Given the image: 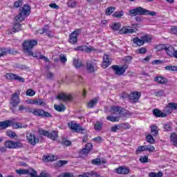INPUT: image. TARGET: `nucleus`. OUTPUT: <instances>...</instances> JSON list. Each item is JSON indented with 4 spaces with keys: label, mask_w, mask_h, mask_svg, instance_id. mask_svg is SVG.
<instances>
[{
    "label": "nucleus",
    "mask_w": 177,
    "mask_h": 177,
    "mask_svg": "<svg viewBox=\"0 0 177 177\" xmlns=\"http://www.w3.org/2000/svg\"><path fill=\"white\" fill-rule=\"evenodd\" d=\"M37 45H38V41L37 40H26L23 43L24 53H27L28 56H33V57H37V56L34 55V53H32V49L34 48V46H37Z\"/></svg>",
    "instance_id": "obj_1"
},
{
    "label": "nucleus",
    "mask_w": 177,
    "mask_h": 177,
    "mask_svg": "<svg viewBox=\"0 0 177 177\" xmlns=\"http://www.w3.org/2000/svg\"><path fill=\"white\" fill-rule=\"evenodd\" d=\"M129 14L131 16H138V15H140V16H156V12H150V10H146L142 7H137L135 9L130 10Z\"/></svg>",
    "instance_id": "obj_2"
},
{
    "label": "nucleus",
    "mask_w": 177,
    "mask_h": 177,
    "mask_svg": "<svg viewBox=\"0 0 177 177\" xmlns=\"http://www.w3.org/2000/svg\"><path fill=\"white\" fill-rule=\"evenodd\" d=\"M31 13V7L28 4L24 5L19 8V14L15 17L17 21H23L27 16H30Z\"/></svg>",
    "instance_id": "obj_3"
},
{
    "label": "nucleus",
    "mask_w": 177,
    "mask_h": 177,
    "mask_svg": "<svg viewBox=\"0 0 177 177\" xmlns=\"http://www.w3.org/2000/svg\"><path fill=\"white\" fill-rule=\"evenodd\" d=\"M151 41V36L149 35H144L139 37H134L133 39V42L137 46H142V45H145V44H147L149 42Z\"/></svg>",
    "instance_id": "obj_4"
},
{
    "label": "nucleus",
    "mask_w": 177,
    "mask_h": 177,
    "mask_svg": "<svg viewBox=\"0 0 177 177\" xmlns=\"http://www.w3.org/2000/svg\"><path fill=\"white\" fill-rule=\"evenodd\" d=\"M111 68L112 70H113V71H115V74H116V75L121 76L125 74V72L128 69V65L124 64L121 66H119L118 65H113L111 66Z\"/></svg>",
    "instance_id": "obj_5"
},
{
    "label": "nucleus",
    "mask_w": 177,
    "mask_h": 177,
    "mask_svg": "<svg viewBox=\"0 0 177 177\" xmlns=\"http://www.w3.org/2000/svg\"><path fill=\"white\" fill-rule=\"evenodd\" d=\"M33 115L41 117L42 118H52L53 117L49 112H46L45 110L39 109H33Z\"/></svg>",
    "instance_id": "obj_6"
},
{
    "label": "nucleus",
    "mask_w": 177,
    "mask_h": 177,
    "mask_svg": "<svg viewBox=\"0 0 177 177\" xmlns=\"http://www.w3.org/2000/svg\"><path fill=\"white\" fill-rule=\"evenodd\" d=\"M20 102H21L20 100V94L14 93L12 95H11L10 104H11L12 107H17V106L20 104Z\"/></svg>",
    "instance_id": "obj_7"
},
{
    "label": "nucleus",
    "mask_w": 177,
    "mask_h": 177,
    "mask_svg": "<svg viewBox=\"0 0 177 177\" xmlns=\"http://www.w3.org/2000/svg\"><path fill=\"white\" fill-rule=\"evenodd\" d=\"M26 139L31 146H35L37 143H39V138H37L34 133L30 132L26 133Z\"/></svg>",
    "instance_id": "obj_8"
},
{
    "label": "nucleus",
    "mask_w": 177,
    "mask_h": 177,
    "mask_svg": "<svg viewBox=\"0 0 177 177\" xmlns=\"http://www.w3.org/2000/svg\"><path fill=\"white\" fill-rule=\"evenodd\" d=\"M15 171L16 174H18V175H28V177H33L36 175L35 170H34V169H19L15 170Z\"/></svg>",
    "instance_id": "obj_9"
},
{
    "label": "nucleus",
    "mask_w": 177,
    "mask_h": 177,
    "mask_svg": "<svg viewBox=\"0 0 177 177\" xmlns=\"http://www.w3.org/2000/svg\"><path fill=\"white\" fill-rule=\"evenodd\" d=\"M4 146L6 149H19L20 147H23V144L20 142L8 140L5 142Z\"/></svg>",
    "instance_id": "obj_10"
},
{
    "label": "nucleus",
    "mask_w": 177,
    "mask_h": 177,
    "mask_svg": "<svg viewBox=\"0 0 177 177\" xmlns=\"http://www.w3.org/2000/svg\"><path fill=\"white\" fill-rule=\"evenodd\" d=\"M68 127L69 129H71V131H74V132H77L78 133L84 131V129H82V127H80L75 121H71L68 122Z\"/></svg>",
    "instance_id": "obj_11"
},
{
    "label": "nucleus",
    "mask_w": 177,
    "mask_h": 177,
    "mask_svg": "<svg viewBox=\"0 0 177 177\" xmlns=\"http://www.w3.org/2000/svg\"><path fill=\"white\" fill-rule=\"evenodd\" d=\"M140 96H142V93H140V92L133 91L129 95V100L131 103H137V102H139Z\"/></svg>",
    "instance_id": "obj_12"
},
{
    "label": "nucleus",
    "mask_w": 177,
    "mask_h": 177,
    "mask_svg": "<svg viewBox=\"0 0 177 177\" xmlns=\"http://www.w3.org/2000/svg\"><path fill=\"white\" fill-rule=\"evenodd\" d=\"M80 32H81V30H76L71 33L69 35L68 42H70V44H73V45H75L78 41V35H80Z\"/></svg>",
    "instance_id": "obj_13"
},
{
    "label": "nucleus",
    "mask_w": 177,
    "mask_h": 177,
    "mask_svg": "<svg viewBox=\"0 0 177 177\" xmlns=\"http://www.w3.org/2000/svg\"><path fill=\"white\" fill-rule=\"evenodd\" d=\"M111 110L113 113V114H118L120 115L125 116L128 113H127V110L124 109V108L120 106H112L111 108Z\"/></svg>",
    "instance_id": "obj_14"
},
{
    "label": "nucleus",
    "mask_w": 177,
    "mask_h": 177,
    "mask_svg": "<svg viewBox=\"0 0 177 177\" xmlns=\"http://www.w3.org/2000/svg\"><path fill=\"white\" fill-rule=\"evenodd\" d=\"M40 133L44 136H47L48 138H50V139H52V140H55L56 139H57V131H53L49 133V131H48L41 130Z\"/></svg>",
    "instance_id": "obj_15"
},
{
    "label": "nucleus",
    "mask_w": 177,
    "mask_h": 177,
    "mask_svg": "<svg viewBox=\"0 0 177 177\" xmlns=\"http://www.w3.org/2000/svg\"><path fill=\"white\" fill-rule=\"evenodd\" d=\"M57 99L62 102H71L73 100V95L62 93L57 96Z\"/></svg>",
    "instance_id": "obj_16"
},
{
    "label": "nucleus",
    "mask_w": 177,
    "mask_h": 177,
    "mask_svg": "<svg viewBox=\"0 0 177 177\" xmlns=\"http://www.w3.org/2000/svg\"><path fill=\"white\" fill-rule=\"evenodd\" d=\"M6 78L7 80H15V81H19V82H24V78L21 77V76H19L14 73H7L6 74Z\"/></svg>",
    "instance_id": "obj_17"
},
{
    "label": "nucleus",
    "mask_w": 177,
    "mask_h": 177,
    "mask_svg": "<svg viewBox=\"0 0 177 177\" xmlns=\"http://www.w3.org/2000/svg\"><path fill=\"white\" fill-rule=\"evenodd\" d=\"M86 70L89 73H95L97 70V65L95 62H87Z\"/></svg>",
    "instance_id": "obj_18"
},
{
    "label": "nucleus",
    "mask_w": 177,
    "mask_h": 177,
    "mask_svg": "<svg viewBox=\"0 0 177 177\" xmlns=\"http://www.w3.org/2000/svg\"><path fill=\"white\" fill-rule=\"evenodd\" d=\"M129 168L125 166H122L120 167L115 169L116 174H118L119 175H127L129 174Z\"/></svg>",
    "instance_id": "obj_19"
},
{
    "label": "nucleus",
    "mask_w": 177,
    "mask_h": 177,
    "mask_svg": "<svg viewBox=\"0 0 177 177\" xmlns=\"http://www.w3.org/2000/svg\"><path fill=\"white\" fill-rule=\"evenodd\" d=\"M153 114L157 118H164V117H167V114L160 111L158 109H155L153 110Z\"/></svg>",
    "instance_id": "obj_20"
},
{
    "label": "nucleus",
    "mask_w": 177,
    "mask_h": 177,
    "mask_svg": "<svg viewBox=\"0 0 177 177\" xmlns=\"http://www.w3.org/2000/svg\"><path fill=\"white\" fill-rule=\"evenodd\" d=\"M176 109H177V104L174 102H170L168 104L165 111H166V113H167L168 114H171L172 113V110H176Z\"/></svg>",
    "instance_id": "obj_21"
},
{
    "label": "nucleus",
    "mask_w": 177,
    "mask_h": 177,
    "mask_svg": "<svg viewBox=\"0 0 177 177\" xmlns=\"http://www.w3.org/2000/svg\"><path fill=\"white\" fill-rule=\"evenodd\" d=\"M165 50L168 56L172 57V56H174V51L175 50V48H174V46L169 44H166V48L165 49Z\"/></svg>",
    "instance_id": "obj_22"
},
{
    "label": "nucleus",
    "mask_w": 177,
    "mask_h": 177,
    "mask_svg": "<svg viewBox=\"0 0 177 177\" xmlns=\"http://www.w3.org/2000/svg\"><path fill=\"white\" fill-rule=\"evenodd\" d=\"M110 58L107 55H104L103 57V62L102 64V68H107L109 66H110Z\"/></svg>",
    "instance_id": "obj_23"
},
{
    "label": "nucleus",
    "mask_w": 177,
    "mask_h": 177,
    "mask_svg": "<svg viewBox=\"0 0 177 177\" xmlns=\"http://www.w3.org/2000/svg\"><path fill=\"white\" fill-rule=\"evenodd\" d=\"M135 32V30L131 29L130 27L124 26L120 30V34H132Z\"/></svg>",
    "instance_id": "obj_24"
},
{
    "label": "nucleus",
    "mask_w": 177,
    "mask_h": 177,
    "mask_svg": "<svg viewBox=\"0 0 177 177\" xmlns=\"http://www.w3.org/2000/svg\"><path fill=\"white\" fill-rule=\"evenodd\" d=\"M154 81L161 85H164V84H167V82H168V80L162 76L156 77Z\"/></svg>",
    "instance_id": "obj_25"
},
{
    "label": "nucleus",
    "mask_w": 177,
    "mask_h": 177,
    "mask_svg": "<svg viewBox=\"0 0 177 177\" xmlns=\"http://www.w3.org/2000/svg\"><path fill=\"white\" fill-rule=\"evenodd\" d=\"M38 33L39 34H46L48 35V37H49L50 38L53 37V32H52V30H49L48 29H42L41 30H38Z\"/></svg>",
    "instance_id": "obj_26"
},
{
    "label": "nucleus",
    "mask_w": 177,
    "mask_h": 177,
    "mask_svg": "<svg viewBox=\"0 0 177 177\" xmlns=\"http://www.w3.org/2000/svg\"><path fill=\"white\" fill-rule=\"evenodd\" d=\"M8 127H10V120L0 122V129H6Z\"/></svg>",
    "instance_id": "obj_27"
},
{
    "label": "nucleus",
    "mask_w": 177,
    "mask_h": 177,
    "mask_svg": "<svg viewBox=\"0 0 177 177\" xmlns=\"http://www.w3.org/2000/svg\"><path fill=\"white\" fill-rule=\"evenodd\" d=\"M73 66L76 68H80V67H82V66H84V65L82 64V62L80 61V59L74 58L73 59Z\"/></svg>",
    "instance_id": "obj_28"
},
{
    "label": "nucleus",
    "mask_w": 177,
    "mask_h": 177,
    "mask_svg": "<svg viewBox=\"0 0 177 177\" xmlns=\"http://www.w3.org/2000/svg\"><path fill=\"white\" fill-rule=\"evenodd\" d=\"M54 109L57 111H59V113H62L63 111H64L66 110V106L63 105V104H60V105H54Z\"/></svg>",
    "instance_id": "obj_29"
},
{
    "label": "nucleus",
    "mask_w": 177,
    "mask_h": 177,
    "mask_svg": "<svg viewBox=\"0 0 177 177\" xmlns=\"http://www.w3.org/2000/svg\"><path fill=\"white\" fill-rule=\"evenodd\" d=\"M68 161L67 160H59L55 164V167L56 168H60V167H63V165H66V164H68Z\"/></svg>",
    "instance_id": "obj_30"
},
{
    "label": "nucleus",
    "mask_w": 177,
    "mask_h": 177,
    "mask_svg": "<svg viewBox=\"0 0 177 177\" xmlns=\"http://www.w3.org/2000/svg\"><path fill=\"white\" fill-rule=\"evenodd\" d=\"M96 104H97V99L94 98L88 103L87 107L88 109H92Z\"/></svg>",
    "instance_id": "obj_31"
},
{
    "label": "nucleus",
    "mask_w": 177,
    "mask_h": 177,
    "mask_svg": "<svg viewBox=\"0 0 177 177\" xmlns=\"http://www.w3.org/2000/svg\"><path fill=\"white\" fill-rule=\"evenodd\" d=\"M20 30H21V24L17 23L14 25L12 32H19Z\"/></svg>",
    "instance_id": "obj_32"
},
{
    "label": "nucleus",
    "mask_w": 177,
    "mask_h": 177,
    "mask_svg": "<svg viewBox=\"0 0 177 177\" xmlns=\"http://www.w3.org/2000/svg\"><path fill=\"white\" fill-rule=\"evenodd\" d=\"M170 140L174 145H176L177 143V135L175 133H172L170 136Z\"/></svg>",
    "instance_id": "obj_33"
},
{
    "label": "nucleus",
    "mask_w": 177,
    "mask_h": 177,
    "mask_svg": "<svg viewBox=\"0 0 177 177\" xmlns=\"http://www.w3.org/2000/svg\"><path fill=\"white\" fill-rule=\"evenodd\" d=\"M67 6L68 8H75V6H77V1L74 0H68L67 2Z\"/></svg>",
    "instance_id": "obj_34"
},
{
    "label": "nucleus",
    "mask_w": 177,
    "mask_h": 177,
    "mask_svg": "<svg viewBox=\"0 0 177 177\" xmlns=\"http://www.w3.org/2000/svg\"><path fill=\"white\" fill-rule=\"evenodd\" d=\"M151 131L153 136H156V135H158V130L157 129V126L153 124L151 127Z\"/></svg>",
    "instance_id": "obj_35"
},
{
    "label": "nucleus",
    "mask_w": 177,
    "mask_h": 177,
    "mask_svg": "<svg viewBox=\"0 0 177 177\" xmlns=\"http://www.w3.org/2000/svg\"><path fill=\"white\" fill-rule=\"evenodd\" d=\"M146 139L149 143H151V145L156 143V140H154V138H153V136L151 135L147 136Z\"/></svg>",
    "instance_id": "obj_36"
},
{
    "label": "nucleus",
    "mask_w": 177,
    "mask_h": 177,
    "mask_svg": "<svg viewBox=\"0 0 177 177\" xmlns=\"http://www.w3.org/2000/svg\"><path fill=\"white\" fill-rule=\"evenodd\" d=\"M164 93H165L164 90H158L155 91L153 94L155 96H157V97H160V96H164Z\"/></svg>",
    "instance_id": "obj_37"
},
{
    "label": "nucleus",
    "mask_w": 177,
    "mask_h": 177,
    "mask_svg": "<svg viewBox=\"0 0 177 177\" xmlns=\"http://www.w3.org/2000/svg\"><path fill=\"white\" fill-rule=\"evenodd\" d=\"M114 10H115V8H114V7H109L106 10V15L107 16H110V15H111V13H113L114 12Z\"/></svg>",
    "instance_id": "obj_38"
},
{
    "label": "nucleus",
    "mask_w": 177,
    "mask_h": 177,
    "mask_svg": "<svg viewBox=\"0 0 177 177\" xmlns=\"http://www.w3.org/2000/svg\"><path fill=\"white\" fill-rule=\"evenodd\" d=\"M58 177H74V174L73 173L70 172H65V173H62L58 176Z\"/></svg>",
    "instance_id": "obj_39"
},
{
    "label": "nucleus",
    "mask_w": 177,
    "mask_h": 177,
    "mask_svg": "<svg viewBox=\"0 0 177 177\" xmlns=\"http://www.w3.org/2000/svg\"><path fill=\"white\" fill-rule=\"evenodd\" d=\"M166 48H167V44H159L156 46V50L158 52H161V50H165Z\"/></svg>",
    "instance_id": "obj_40"
},
{
    "label": "nucleus",
    "mask_w": 177,
    "mask_h": 177,
    "mask_svg": "<svg viewBox=\"0 0 177 177\" xmlns=\"http://www.w3.org/2000/svg\"><path fill=\"white\" fill-rule=\"evenodd\" d=\"M106 120L107 121H111V122H118L119 121L118 118L114 116H108Z\"/></svg>",
    "instance_id": "obj_41"
},
{
    "label": "nucleus",
    "mask_w": 177,
    "mask_h": 177,
    "mask_svg": "<svg viewBox=\"0 0 177 177\" xmlns=\"http://www.w3.org/2000/svg\"><path fill=\"white\" fill-rule=\"evenodd\" d=\"M103 127V123L100 122H97L95 123V131H100V129H102Z\"/></svg>",
    "instance_id": "obj_42"
},
{
    "label": "nucleus",
    "mask_w": 177,
    "mask_h": 177,
    "mask_svg": "<svg viewBox=\"0 0 177 177\" xmlns=\"http://www.w3.org/2000/svg\"><path fill=\"white\" fill-rule=\"evenodd\" d=\"M120 129H131V125L129 123L120 124Z\"/></svg>",
    "instance_id": "obj_43"
},
{
    "label": "nucleus",
    "mask_w": 177,
    "mask_h": 177,
    "mask_svg": "<svg viewBox=\"0 0 177 177\" xmlns=\"http://www.w3.org/2000/svg\"><path fill=\"white\" fill-rule=\"evenodd\" d=\"M165 68L169 71H177V66H167Z\"/></svg>",
    "instance_id": "obj_44"
},
{
    "label": "nucleus",
    "mask_w": 177,
    "mask_h": 177,
    "mask_svg": "<svg viewBox=\"0 0 177 177\" xmlns=\"http://www.w3.org/2000/svg\"><path fill=\"white\" fill-rule=\"evenodd\" d=\"M141 151H147L146 146H139L136 151L137 154H139Z\"/></svg>",
    "instance_id": "obj_45"
},
{
    "label": "nucleus",
    "mask_w": 177,
    "mask_h": 177,
    "mask_svg": "<svg viewBox=\"0 0 177 177\" xmlns=\"http://www.w3.org/2000/svg\"><path fill=\"white\" fill-rule=\"evenodd\" d=\"M96 51V48L92 47V46H86L85 47L84 52H87V53H91V52H95Z\"/></svg>",
    "instance_id": "obj_46"
},
{
    "label": "nucleus",
    "mask_w": 177,
    "mask_h": 177,
    "mask_svg": "<svg viewBox=\"0 0 177 177\" xmlns=\"http://www.w3.org/2000/svg\"><path fill=\"white\" fill-rule=\"evenodd\" d=\"M21 6H23V0H18L15 2L14 8H21Z\"/></svg>",
    "instance_id": "obj_47"
},
{
    "label": "nucleus",
    "mask_w": 177,
    "mask_h": 177,
    "mask_svg": "<svg viewBox=\"0 0 177 177\" xmlns=\"http://www.w3.org/2000/svg\"><path fill=\"white\" fill-rule=\"evenodd\" d=\"M102 162V160H100V158H95L91 160V163L93 164V165H100Z\"/></svg>",
    "instance_id": "obj_48"
},
{
    "label": "nucleus",
    "mask_w": 177,
    "mask_h": 177,
    "mask_svg": "<svg viewBox=\"0 0 177 177\" xmlns=\"http://www.w3.org/2000/svg\"><path fill=\"white\" fill-rule=\"evenodd\" d=\"M111 27H112L113 30H114L115 31H118V30H120V28H121V26H120V24H118V23L113 24Z\"/></svg>",
    "instance_id": "obj_49"
},
{
    "label": "nucleus",
    "mask_w": 177,
    "mask_h": 177,
    "mask_svg": "<svg viewBox=\"0 0 177 177\" xmlns=\"http://www.w3.org/2000/svg\"><path fill=\"white\" fill-rule=\"evenodd\" d=\"M119 129H121V127L120 124L115 125L111 128V132H117Z\"/></svg>",
    "instance_id": "obj_50"
},
{
    "label": "nucleus",
    "mask_w": 177,
    "mask_h": 177,
    "mask_svg": "<svg viewBox=\"0 0 177 177\" xmlns=\"http://www.w3.org/2000/svg\"><path fill=\"white\" fill-rule=\"evenodd\" d=\"M147 151H151L153 152L156 150V148H154V146L153 145H145Z\"/></svg>",
    "instance_id": "obj_51"
},
{
    "label": "nucleus",
    "mask_w": 177,
    "mask_h": 177,
    "mask_svg": "<svg viewBox=\"0 0 177 177\" xmlns=\"http://www.w3.org/2000/svg\"><path fill=\"white\" fill-rule=\"evenodd\" d=\"M35 95V91L32 89H28L26 91V95L27 96H34Z\"/></svg>",
    "instance_id": "obj_52"
},
{
    "label": "nucleus",
    "mask_w": 177,
    "mask_h": 177,
    "mask_svg": "<svg viewBox=\"0 0 177 177\" xmlns=\"http://www.w3.org/2000/svg\"><path fill=\"white\" fill-rule=\"evenodd\" d=\"M138 53L145 54L147 53V49L145 47L140 48L137 50Z\"/></svg>",
    "instance_id": "obj_53"
},
{
    "label": "nucleus",
    "mask_w": 177,
    "mask_h": 177,
    "mask_svg": "<svg viewBox=\"0 0 177 177\" xmlns=\"http://www.w3.org/2000/svg\"><path fill=\"white\" fill-rule=\"evenodd\" d=\"M122 16H124V12L122 11L115 12L113 13L114 17H122Z\"/></svg>",
    "instance_id": "obj_54"
},
{
    "label": "nucleus",
    "mask_w": 177,
    "mask_h": 177,
    "mask_svg": "<svg viewBox=\"0 0 177 177\" xmlns=\"http://www.w3.org/2000/svg\"><path fill=\"white\" fill-rule=\"evenodd\" d=\"M149 156H145L144 157L140 158V162H142L143 164H146V162H148Z\"/></svg>",
    "instance_id": "obj_55"
},
{
    "label": "nucleus",
    "mask_w": 177,
    "mask_h": 177,
    "mask_svg": "<svg viewBox=\"0 0 177 177\" xmlns=\"http://www.w3.org/2000/svg\"><path fill=\"white\" fill-rule=\"evenodd\" d=\"M171 34H174V35H176L177 37V26H172L170 30Z\"/></svg>",
    "instance_id": "obj_56"
},
{
    "label": "nucleus",
    "mask_w": 177,
    "mask_h": 177,
    "mask_svg": "<svg viewBox=\"0 0 177 177\" xmlns=\"http://www.w3.org/2000/svg\"><path fill=\"white\" fill-rule=\"evenodd\" d=\"M55 74L52 73L51 72H48L46 73V78H48V80H53Z\"/></svg>",
    "instance_id": "obj_57"
},
{
    "label": "nucleus",
    "mask_w": 177,
    "mask_h": 177,
    "mask_svg": "<svg viewBox=\"0 0 177 177\" xmlns=\"http://www.w3.org/2000/svg\"><path fill=\"white\" fill-rule=\"evenodd\" d=\"M85 47H86V46H79L75 48V50L85 52Z\"/></svg>",
    "instance_id": "obj_58"
},
{
    "label": "nucleus",
    "mask_w": 177,
    "mask_h": 177,
    "mask_svg": "<svg viewBox=\"0 0 177 177\" xmlns=\"http://www.w3.org/2000/svg\"><path fill=\"white\" fill-rule=\"evenodd\" d=\"M59 59L62 63H66V62H67V57H66V55H59Z\"/></svg>",
    "instance_id": "obj_59"
},
{
    "label": "nucleus",
    "mask_w": 177,
    "mask_h": 177,
    "mask_svg": "<svg viewBox=\"0 0 177 177\" xmlns=\"http://www.w3.org/2000/svg\"><path fill=\"white\" fill-rule=\"evenodd\" d=\"M124 62H125V63H128L129 64L131 62H132V57L131 56H127L124 58Z\"/></svg>",
    "instance_id": "obj_60"
},
{
    "label": "nucleus",
    "mask_w": 177,
    "mask_h": 177,
    "mask_svg": "<svg viewBox=\"0 0 177 177\" xmlns=\"http://www.w3.org/2000/svg\"><path fill=\"white\" fill-rule=\"evenodd\" d=\"M93 142H96V143H102V140H103V139L102 138V137L97 136L93 138Z\"/></svg>",
    "instance_id": "obj_61"
},
{
    "label": "nucleus",
    "mask_w": 177,
    "mask_h": 177,
    "mask_svg": "<svg viewBox=\"0 0 177 177\" xmlns=\"http://www.w3.org/2000/svg\"><path fill=\"white\" fill-rule=\"evenodd\" d=\"M88 153H89V151H88V149H86V148L82 149L80 151V154L81 156H84V154H88Z\"/></svg>",
    "instance_id": "obj_62"
},
{
    "label": "nucleus",
    "mask_w": 177,
    "mask_h": 177,
    "mask_svg": "<svg viewBox=\"0 0 177 177\" xmlns=\"http://www.w3.org/2000/svg\"><path fill=\"white\" fill-rule=\"evenodd\" d=\"M35 104H37L38 106H45V102L42 101L41 100H36Z\"/></svg>",
    "instance_id": "obj_63"
},
{
    "label": "nucleus",
    "mask_w": 177,
    "mask_h": 177,
    "mask_svg": "<svg viewBox=\"0 0 177 177\" xmlns=\"http://www.w3.org/2000/svg\"><path fill=\"white\" fill-rule=\"evenodd\" d=\"M7 136H8L9 138H15L16 136V133L13 132V131H9L7 132Z\"/></svg>",
    "instance_id": "obj_64"
}]
</instances>
